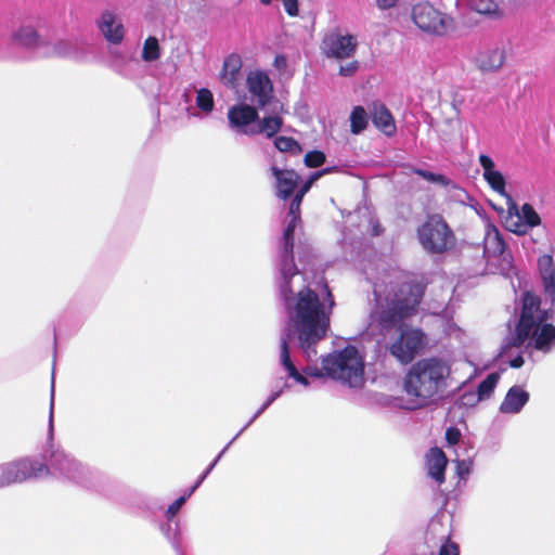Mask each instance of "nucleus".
I'll use <instances>...</instances> for the list:
<instances>
[{"instance_id": "8", "label": "nucleus", "mask_w": 555, "mask_h": 555, "mask_svg": "<svg viewBox=\"0 0 555 555\" xmlns=\"http://www.w3.org/2000/svg\"><path fill=\"white\" fill-rule=\"evenodd\" d=\"M49 468L41 462L31 459L0 465V487L16 482H23L29 478H42L48 476Z\"/></svg>"}, {"instance_id": "23", "label": "nucleus", "mask_w": 555, "mask_h": 555, "mask_svg": "<svg viewBox=\"0 0 555 555\" xmlns=\"http://www.w3.org/2000/svg\"><path fill=\"white\" fill-rule=\"evenodd\" d=\"M372 121L387 135H391L396 130L392 115L383 104L374 105V109L372 112Z\"/></svg>"}, {"instance_id": "40", "label": "nucleus", "mask_w": 555, "mask_h": 555, "mask_svg": "<svg viewBox=\"0 0 555 555\" xmlns=\"http://www.w3.org/2000/svg\"><path fill=\"white\" fill-rule=\"evenodd\" d=\"M438 555H459V546L455 543L447 542L440 546Z\"/></svg>"}, {"instance_id": "32", "label": "nucleus", "mask_w": 555, "mask_h": 555, "mask_svg": "<svg viewBox=\"0 0 555 555\" xmlns=\"http://www.w3.org/2000/svg\"><path fill=\"white\" fill-rule=\"evenodd\" d=\"M500 379V375L498 373L489 374L477 388V393L481 400L487 399L493 392Z\"/></svg>"}, {"instance_id": "3", "label": "nucleus", "mask_w": 555, "mask_h": 555, "mask_svg": "<svg viewBox=\"0 0 555 555\" xmlns=\"http://www.w3.org/2000/svg\"><path fill=\"white\" fill-rule=\"evenodd\" d=\"M540 299L531 293L522 297L519 320L514 333H511L502 346V354L512 348L525 347L530 354L534 351L550 353L555 347V326L548 323L550 313L540 308Z\"/></svg>"}, {"instance_id": "30", "label": "nucleus", "mask_w": 555, "mask_h": 555, "mask_svg": "<svg viewBox=\"0 0 555 555\" xmlns=\"http://www.w3.org/2000/svg\"><path fill=\"white\" fill-rule=\"evenodd\" d=\"M141 56L145 62H154L160 57L159 42L156 37L150 36L145 39Z\"/></svg>"}, {"instance_id": "39", "label": "nucleus", "mask_w": 555, "mask_h": 555, "mask_svg": "<svg viewBox=\"0 0 555 555\" xmlns=\"http://www.w3.org/2000/svg\"><path fill=\"white\" fill-rule=\"evenodd\" d=\"M186 502V496H183L181 495L180 498H178L173 503H171L167 511H166V515L169 517V518H172L176 516V514L179 512V509L183 506V504Z\"/></svg>"}, {"instance_id": "2", "label": "nucleus", "mask_w": 555, "mask_h": 555, "mask_svg": "<svg viewBox=\"0 0 555 555\" xmlns=\"http://www.w3.org/2000/svg\"><path fill=\"white\" fill-rule=\"evenodd\" d=\"M390 284V289L383 283H374L373 292L379 306L378 322L383 328L398 325L399 333L388 345L390 354L401 364L413 361L425 344V336L421 330L412 328L402 323L412 315L420 305L424 286L420 283H402L396 291Z\"/></svg>"}, {"instance_id": "24", "label": "nucleus", "mask_w": 555, "mask_h": 555, "mask_svg": "<svg viewBox=\"0 0 555 555\" xmlns=\"http://www.w3.org/2000/svg\"><path fill=\"white\" fill-rule=\"evenodd\" d=\"M125 37V27L120 18L106 12V41L118 44Z\"/></svg>"}, {"instance_id": "56", "label": "nucleus", "mask_w": 555, "mask_h": 555, "mask_svg": "<svg viewBox=\"0 0 555 555\" xmlns=\"http://www.w3.org/2000/svg\"><path fill=\"white\" fill-rule=\"evenodd\" d=\"M373 233H374V235H378L379 234L377 227L373 229Z\"/></svg>"}, {"instance_id": "42", "label": "nucleus", "mask_w": 555, "mask_h": 555, "mask_svg": "<svg viewBox=\"0 0 555 555\" xmlns=\"http://www.w3.org/2000/svg\"><path fill=\"white\" fill-rule=\"evenodd\" d=\"M72 44L68 41H59L54 44V54L67 55L70 51Z\"/></svg>"}, {"instance_id": "14", "label": "nucleus", "mask_w": 555, "mask_h": 555, "mask_svg": "<svg viewBox=\"0 0 555 555\" xmlns=\"http://www.w3.org/2000/svg\"><path fill=\"white\" fill-rule=\"evenodd\" d=\"M479 165L482 168V177L489 184L490 189L501 196L511 199L506 192V181L503 173L495 169L493 159L486 154H480L478 157Z\"/></svg>"}, {"instance_id": "38", "label": "nucleus", "mask_w": 555, "mask_h": 555, "mask_svg": "<svg viewBox=\"0 0 555 555\" xmlns=\"http://www.w3.org/2000/svg\"><path fill=\"white\" fill-rule=\"evenodd\" d=\"M461 403L465 406H474L476 405L479 401H481L480 397L478 396L477 391H467V392H464L462 396H461V399H460Z\"/></svg>"}, {"instance_id": "36", "label": "nucleus", "mask_w": 555, "mask_h": 555, "mask_svg": "<svg viewBox=\"0 0 555 555\" xmlns=\"http://www.w3.org/2000/svg\"><path fill=\"white\" fill-rule=\"evenodd\" d=\"M235 440H231L223 449L222 451L216 456V459L210 463V465L203 472V474L197 478V485H202L203 481L207 478V476L210 474V472L215 468V466L218 464L222 455L227 452V450L230 448V446Z\"/></svg>"}, {"instance_id": "51", "label": "nucleus", "mask_w": 555, "mask_h": 555, "mask_svg": "<svg viewBox=\"0 0 555 555\" xmlns=\"http://www.w3.org/2000/svg\"><path fill=\"white\" fill-rule=\"evenodd\" d=\"M199 486L196 481L183 496H186L188 500Z\"/></svg>"}, {"instance_id": "9", "label": "nucleus", "mask_w": 555, "mask_h": 555, "mask_svg": "<svg viewBox=\"0 0 555 555\" xmlns=\"http://www.w3.org/2000/svg\"><path fill=\"white\" fill-rule=\"evenodd\" d=\"M412 20L423 31L441 36L451 27L452 18L428 2L413 7Z\"/></svg>"}, {"instance_id": "10", "label": "nucleus", "mask_w": 555, "mask_h": 555, "mask_svg": "<svg viewBox=\"0 0 555 555\" xmlns=\"http://www.w3.org/2000/svg\"><path fill=\"white\" fill-rule=\"evenodd\" d=\"M48 475H53L65 480L80 482L85 478L82 464L74 456L63 450H55L51 453L48 465Z\"/></svg>"}, {"instance_id": "19", "label": "nucleus", "mask_w": 555, "mask_h": 555, "mask_svg": "<svg viewBox=\"0 0 555 555\" xmlns=\"http://www.w3.org/2000/svg\"><path fill=\"white\" fill-rule=\"evenodd\" d=\"M530 395L520 386H513L508 389L504 400L500 405V411L504 414L519 413L529 401Z\"/></svg>"}, {"instance_id": "29", "label": "nucleus", "mask_w": 555, "mask_h": 555, "mask_svg": "<svg viewBox=\"0 0 555 555\" xmlns=\"http://www.w3.org/2000/svg\"><path fill=\"white\" fill-rule=\"evenodd\" d=\"M196 107L204 114H210L215 108V100L212 92L207 88H201L196 91Z\"/></svg>"}, {"instance_id": "21", "label": "nucleus", "mask_w": 555, "mask_h": 555, "mask_svg": "<svg viewBox=\"0 0 555 555\" xmlns=\"http://www.w3.org/2000/svg\"><path fill=\"white\" fill-rule=\"evenodd\" d=\"M448 459L444 452L439 448H431L426 454V466L428 475L438 483L444 481V472Z\"/></svg>"}, {"instance_id": "1", "label": "nucleus", "mask_w": 555, "mask_h": 555, "mask_svg": "<svg viewBox=\"0 0 555 555\" xmlns=\"http://www.w3.org/2000/svg\"><path fill=\"white\" fill-rule=\"evenodd\" d=\"M280 297L287 313L280 344V363L288 377L307 387L309 380L299 373L292 360L291 346L296 340L306 359L313 361L317 356L315 345L326 336L330 328L334 297L327 285H324L321 296L314 291H306Z\"/></svg>"}, {"instance_id": "12", "label": "nucleus", "mask_w": 555, "mask_h": 555, "mask_svg": "<svg viewBox=\"0 0 555 555\" xmlns=\"http://www.w3.org/2000/svg\"><path fill=\"white\" fill-rule=\"evenodd\" d=\"M357 44L354 36L332 31L323 38L321 49L327 57L344 60L354 54Z\"/></svg>"}, {"instance_id": "53", "label": "nucleus", "mask_w": 555, "mask_h": 555, "mask_svg": "<svg viewBox=\"0 0 555 555\" xmlns=\"http://www.w3.org/2000/svg\"><path fill=\"white\" fill-rule=\"evenodd\" d=\"M332 170H333V168H323L320 171L323 172V176H324V175L332 172Z\"/></svg>"}, {"instance_id": "15", "label": "nucleus", "mask_w": 555, "mask_h": 555, "mask_svg": "<svg viewBox=\"0 0 555 555\" xmlns=\"http://www.w3.org/2000/svg\"><path fill=\"white\" fill-rule=\"evenodd\" d=\"M516 220L511 217L506 220L507 229L516 234H525L528 229L538 227L541 224V218L534 210L533 206L529 203H525L519 211H516Z\"/></svg>"}, {"instance_id": "57", "label": "nucleus", "mask_w": 555, "mask_h": 555, "mask_svg": "<svg viewBox=\"0 0 555 555\" xmlns=\"http://www.w3.org/2000/svg\"><path fill=\"white\" fill-rule=\"evenodd\" d=\"M306 183H309L310 185H312L314 183V181H312L310 178L306 181Z\"/></svg>"}, {"instance_id": "13", "label": "nucleus", "mask_w": 555, "mask_h": 555, "mask_svg": "<svg viewBox=\"0 0 555 555\" xmlns=\"http://www.w3.org/2000/svg\"><path fill=\"white\" fill-rule=\"evenodd\" d=\"M246 86L250 100L258 107L267 106L273 98V86L269 76L261 70H254L247 75Z\"/></svg>"}, {"instance_id": "5", "label": "nucleus", "mask_w": 555, "mask_h": 555, "mask_svg": "<svg viewBox=\"0 0 555 555\" xmlns=\"http://www.w3.org/2000/svg\"><path fill=\"white\" fill-rule=\"evenodd\" d=\"M302 197L295 194L289 205L288 221L283 231L278 260V274L275 284L280 296L297 295L306 291H312L305 284L304 274L298 270L294 261L295 229L300 222V205Z\"/></svg>"}, {"instance_id": "28", "label": "nucleus", "mask_w": 555, "mask_h": 555, "mask_svg": "<svg viewBox=\"0 0 555 555\" xmlns=\"http://www.w3.org/2000/svg\"><path fill=\"white\" fill-rule=\"evenodd\" d=\"M285 387H287L286 383H284V385L279 389L271 391L270 396L256 411V413L251 416L247 424L233 437V440H236L283 393V389Z\"/></svg>"}, {"instance_id": "50", "label": "nucleus", "mask_w": 555, "mask_h": 555, "mask_svg": "<svg viewBox=\"0 0 555 555\" xmlns=\"http://www.w3.org/2000/svg\"><path fill=\"white\" fill-rule=\"evenodd\" d=\"M199 486L196 481L183 496H186L188 500Z\"/></svg>"}, {"instance_id": "4", "label": "nucleus", "mask_w": 555, "mask_h": 555, "mask_svg": "<svg viewBox=\"0 0 555 555\" xmlns=\"http://www.w3.org/2000/svg\"><path fill=\"white\" fill-rule=\"evenodd\" d=\"M451 374L450 364L438 357L416 361L403 378V390L415 406H424L440 397Z\"/></svg>"}, {"instance_id": "22", "label": "nucleus", "mask_w": 555, "mask_h": 555, "mask_svg": "<svg viewBox=\"0 0 555 555\" xmlns=\"http://www.w3.org/2000/svg\"><path fill=\"white\" fill-rule=\"evenodd\" d=\"M12 42L26 49H36L42 43L36 28L30 24H23L12 34Z\"/></svg>"}, {"instance_id": "6", "label": "nucleus", "mask_w": 555, "mask_h": 555, "mask_svg": "<svg viewBox=\"0 0 555 555\" xmlns=\"http://www.w3.org/2000/svg\"><path fill=\"white\" fill-rule=\"evenodd\" d=\"M322 370L326 376L350 387H359L364 383V361L353 346H347L323 358Z\"/></svg>"}, {"instance_id": "54", "label": "nucleus", "mask_w": 555, "mask_h": 555, "mask_svg": "<svg viewBox=\"0 0 555 555\" xmlns=\"http://www.w3.org/2000/svg\"><path fill=\"white\" fill-rule=\"evenodd\" d=\"M262 4L268 5L271 3L272 0H260Z\"/></svg>"}, {"instance_id": "37", "label": "nucleus", "mask_w": 555, "mask_h": 555, "mask_svg": "<svg viewBox=\"0 0 555 555\" xmlns=\"http://www.w3.org/2000/svg\"><path fill=\"white\" fill-rule=\"evenodd\" d=\"M455 464L456 473L461 479L466 478L470 474L473 467L472 460H457Z\"/></svg>"}, {"instance_id": "41", "label": "nucleus", "mask_w": 555, "mask_h": 555, "mask_svg": "<svg viewBox=\"0 0 555 555\" xmlns=\"http://www.w3.org/2000/svg\"><path fill=\"white\" fill-rule=\"evenodd\" d=\"M358 67L359 63L357 61H352L346 65H341L339 68V74L345 77L351 76L357 72Z\"/></svg>"}, {"instance_id": "7", "label": "nucleus", "mask_w": 555, "mask_h": 555, "mask_svg": "<svg viewBox=\"0 0 555 555\" xmlns=\"http://www.w3.org/2000/svg\"><path fill=\"white\" fill-rule=\"evenodd\" d=\"M422 247L430 254H442L454 243V235L440 215H431L417 229Z\"/></svg>"}, {"instance_id": "47", "label": "nucleus", "mask_w": 555, "mask_h": 555, "mask_svg": "<svg viewBox=\"0 0 555 555\" xmlns=\"http://www.w3.org/2000/svg\"><path fill=\"white\" fill-rule=\"evenodd\" d=\"M376 3L380 9H389L397 3V0H376Z\"/></svg>"}, {"instance_id": "34", "label": "nucleus", "mask_w": 555, "mask_h": 555, "mask_svg": "<svg viewBox=\"0 0 555 555\" xmlns=\"http://www.w3.org/2000/svg\"><path fill=\"white\" fill-rule=\"evenodd\" d=\"M325 162V154L320 151H311L305 155V164L307 167L315 168Z\"/></svg>"}, {"instance_id": "43", "label": "nucleus", "mask_w": 555, "mask_h": 555, "mask_svg": "<svg viewBox=\"0 0 555 555\" xmlns=\"http://www.w3.org/2000/svg\"><path fill=\"white\" fill-rule=\"evenodd\" d=\"M283 5L289 16L298 15V1L297 0H283Z\"/></svg>"}, {"instance_id": "17", "label": "nucleus", "mask_w": 555, "mask_h": 555, "mask_svg": "<svg viewBox=\"0 0 555 555\" xmlns=\"http://www.w3.org/2000/svg\"><path fill=\"white\" fill-rule=\"evenodd\" d=\"M505 57L504 49L495 47L480 51L475 56V65L482 73H493L503 66Z\"/></svg>"}, {"instance_id": "44", "label": "nucleus", "mask_w": 555, "mask_h": 555, "mask_svg": "<svg viewBox=\"0 0 555 555\" xmlns=\"http://www.w3.org/2000/svg\"><path fill=\"white\" fill-rule=\"evenodd\" d=\"M460 430L456 428L450 427L446 431V439L450 444H456L460 440Z\"/></svg>"}, {"instance_id": "46", "label": "nucleus", "mask_w": 555, "mask_h": 555, "mask_svg": "<svg viewBox=\"0 0 555 555\" xmlns=\"http://www.w3.org/2000/svg\"><path fill=\"white\" fill-rule=\"evenodd\" d=\"M511 367L519 369L524 365V358L522 356L518 354L515 358L509 360Z\"/></svg>"}, {"instance_id": "25", "label": "nucleus", "mask_w": 555, "mask_h": 555, "mask_svg": "<svg viewBox=\"0 0 555 555\" xmlns=\"http://www.w3.org/2000/svg\"><path fill=\"white\" fill-rule=\"evenodd\" d=\"M282 118L279 116H269L258 119L255 125V135L264 134L267 138L274 137L282 127Z\"/></svg>"}, {"instance_id": "31", "label": "nucleus", "mask_w": 555, "mask_h": 555, "mask_svg": "<svg viewBox=\"0 0 555 555\" xmlns=\"http://www.w3.org/2000/svg\"><path fill=\"white\" fill-rule=\"evenodd\" d=\"M351 132L359 134L367 125V115L362 106H356L350 115Z\"/></svg>"}, {"instance_id": "48", "label": "nucleus", "mask_w": 555, "mask_h": 555, "mask_svg": "<svg viewBox=\"0 0 555 555\" xmlns=\"http://www.w3.org/2000/svg\"><path fill=\"white\" fill-rule=\"evenodd\" d=\"M311 185L309 183H305L299 190L298 192L296 193V195L300 196L304 198V196L306 195V193L310 190Z\"/></svg>"}, {"instance_id": "27", "label": "nucleus", "mask_w": 555, "mask_h": 555, "mask_svg": "<svg viewBox=\"0 0 555 555\" xmlns=\"http://www.w3.org/2000/svg\"><path fill=\"white\" fill-rule=\"evenodd\" d=\"M468 5L473 11L491 18H499L502 15L498 4L493 0H468Z\"/></svg>"}, {"instance_id": "55", "label": "nucleus", "mask_w": 555, "mask_h": 555, "mask_svg": "<svg viewBox=\"0 0 555 555\" xmlns=\"http://www.w3.org/2000/svg\"><path fill=\"white\" fill-rule=\"evenodd\" d=\"M98 26H99V28H100V29H103V26H104V22H102V21H99V22H98Z\"/></svg>"}, {"instance_id": "16", "label": "nucleus", "mask_w": 555, "mask_h": 555, "mask_svg": "<svg viewBox=\"0 0 555 555\" xmlns=\"http://www.w3.org/2000/svg\"><path fill=\"white\" fill-rule=\"evenodd\" d=\"M271 171L276 180V196L281 199L289 198L298 186L299 175L294 170L280 169L275 166Z\"/></svg>"}, {"instance_id": "26", "label": "nucleus", "mask_w": 555, "mask_h": 555, "mask_svg": "<svg viewBox=\"0 0 555 555\" xmlns=\"http://www.w3.org/2000/svg\"><path fill=\"white\" fill-rule=\"evenodd\" d=\"M505 244L499 232L494 227L489 228L485 236V253L493 256H499L504 253Z\"/></svg>"}, {"instance_id": "45", "label": "nucleus", "mask_w": 555, "mask_h": 555, "mask_svg": "<svg viewBox=\"0 0 555 555\" xmlns=\"http://www.w3.org/2000/svg\"><path fill=\"white\" fill-rule=\"evenodd\" d=\"M53 402H54V379L52 378L51 386V404H50V415H49V434L53 433Z\"/></svg>"}, {"instance_id": "33", "label": "nucleus", "mask_w": 555, "mask_h": 555, "mask_svg": "<svg viewBox=\"0 0 555 555\" xmlns=\"http://www.w3.org/2000/svg\"><path fill=\"white\" fill-rule=\"evenodd\" d=\"M414 172L431 183L440 184L442 186L450 184V180L443 175L434 173L424 169H415Z\"/></svg>"}, {"instance_id": "52", "label": "nucleus", "mask_w": 555, "mask_h": 555, "mask_svg": "<svg viewBox=\"0 0 555 555\" xmlns=\"http://www.w3.org/2000/svg\"><path fill=\"white\" fill-rule=\"evenodd\" d=\"M321 177H323V172L321 171H315L313 172L309 178L312 180V181H318Z\"/></svg>"}, {"instance_id": "20", "label": "nucleus", "mask_w": 555, "mask_h": 555, "mask_svg": "<svg viewBox=\"0 0 555 555\" xmlns=\"http://www.w3.org/2000/svg\"><path fill=\"white\" fill-rule=\"evenodd\" d=\"M242 68V59L237 54H230L223 61L219 79L229 89L236 88Z\"/></svg>"}, {"instance_id": "35", "label": "nucleus", "mask_w": 555, "mask_h": 555, "mask_svg": "<svg viewBox=\"0 0 555 555\" xmlns=\"http://www.w3.org/2000/svg\"><path fill=\"white\" fill-rule=\"evenodd\" d=\"M275 147L281 152H289L298 147V143L288 137H278L274 140Z\"/></svg>"}, {"instance_id": "11", "label": "nucleus", "mask_w": 555, "mask_h": 555, "mask_svg": "<svg viewBox=\"0 0 555 555\" xmlns=\"http://www.w3.org/2000/svg\"><path fill=\"white\" fill-rule=\"evenodd\" d=\"M229 127L237 134L255 135V125L259 119L256 107L247 104H235L228 109Z\"/></svg>"}, {"instance_id": "18", "label": "nucleus", "mask_w": 555, "mask_h": 555, "mask_svg": "<svg viewBox=\"0 0 555 555\" xmlns=\"http://www.w3.org/2000/svg\"><path fill=\"white\" fill-rule=\"evenodd\" d=\"M539 273L543 283L544 295L555 302V266L552 256L542 255L538 260Z\"/></svg>"}, {"instance_id": "49", "label": "nucleus", "mask_w": 555, "mask_h": 555, "mask_svg": "<svg viewBox=\"0 0 555 555\" xmlns=\"http://www.w3.org/2000/svg\"><path fill=\"white\" fill-rule=\"evenodd\" d=\"M307 374L313 377H321L323 373L319 369H308L305 371Z\"/></svg>"}]
</instances>
